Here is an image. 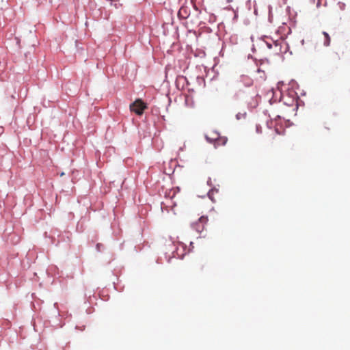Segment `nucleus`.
Instances as JSON below:
<instances>
[{"mask_svg":"<svg viewBox=\"0 0 350 350\" xmlns=\"http://www.w3.org/2000/svg\"><path fill=\"white\" fill-rule=\"evenodd\" d=\"M147 106L141 99H137L135 102L130 105V109L131 111L135 112L137 115L141 116L143 114Z\"/></svg>","mask_w":350,"mask_h":350,"instance_id":"f257e3e1","label":"nucleus"},{"mask_svg":"<svg viewBox=\"0 0 350 350\" xmlns=\"http://www.w3.org/2000/svg\"><path fill=\"white\" fill-rule=\"evenodd\" d=\"M207 222L208 217L206 216H201L197 221L192 223L191 227L196 230L198 233L200 234L204 231Z\"/></svg>","mask_w":350,"mask_h":350,"instance_id":"f03ea898","label":"nucleus"},{"mask_svg":"<svg viewBox=\"0 0 350 350\" xmlns=\"http://www.w3.org/2000/svg\"><path fill=\"white\" fill-rule=\"evenodd\" d=\"M253 84V80L248 76L242 75L237 81V85L238 88H241L243 85L245 87H250Z\"/></svg>","mask_w":350,"mask_h":350,"instance_id":"7ed1b4c3","label":"nucleus"},{"mask_svg":"<svg viewBox=\"0 0 350 350\" xmlns=\"http://www.w3.org/2000/svg\"><path fill=\"white\" fill-rule=\"evenodd\" d=\"M219 133L215 131H211L205 135L206 139L211 143H214L219 137Z\"/></svg>","mask_w":350,"mask_h":350,"instance_id":"20e7f679","label":"nucleus"},{"mask_svg":"<svg viewBox=\"0 0 350 350\" xmlns=\"http://www.w3.org/2000/svg\"><path fill=\"white\" fill-rule=\"evenodd\" d=\"M227 141L228 139L226 137H221L219 135L218 139L214 142L215 147L217 148V146H224L226 144Z\"/></svg>","mask_w":350,"mask_h":350,"instance_id":"39448f33","label":"nucleus"},{"mask_svg":"<svg viewBox=\"0 0 350 350\" xmlns=\"http://www.w3.org/2000/svg\"><path fill=\"white\" fill-rule=\"evenodd\" d=\"M323 34L324 36V42H323V44L324 46H329L330 44V42H331V38H330V36H329V34L325 32V31H323Z\"/></svg>","mask_w":350,"mask_h":350,"instance_id":"423d86ee","label":"nucleus"}]
</instances>
